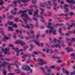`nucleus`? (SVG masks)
<instances>
[{
	"mask_svg": "<svg viewBox=\"0 0 75 75\" xmlns=\"http://www.w3.org/2000/svg\"><path fill=\"white\" fill-rule=\"evenodd\" d=\"M48 25H47V27L48 28L50 29L51 30H46V34H50L52 33H53L54 35H56L57 34V30L54 29V27L51 26L50 25H52V23L51 22H49L48 23Z\"/></svg>",
	"mask_w": 75,
	"mask_h": 75,
	"instance_id": "obj_1",
	"label": "nucleus"
},
{
	"mask_svg": "<svg viewBox=\"0 0 75 75\" xmlns=\"http://www.w3.org/2000/svg\"><path fill=\"white\" fill-rule=\"evenodd\" d=\"M57 42L58 43V44L55 45L56 48H57L58 47L59 49H61V44H62V47H65V44L63 42V41H61L59 40H57Z\"/></svg>",
	"mask_w": 75,
	"mask_h": 75,
	"instance_id": "obj_2",
	"label": "nucleus"
},
{
	"mask_svg": "<svg viewBox=\"0 0 75 75\" xmlns=\"http://www.w3.org/2000/svg\"><path fill=\"white\" fill-rule=\"evenodd\" d=\"M8 46L9 47H12V50H15L16 53V55L17 56H18L19 54H20V51L18 50V49L16 47L14 48V46L13 45L10 44L8 45Z\"/></svg>",
	"mask_w": 75,
	"mask_h": 75,
	"instance_id": "obj_3",
	"label": "nucleus"
},
{
	"mask_svg": "<svg viewBox=\"0 0 75 75\" xmlns=\"http://www.w3.org/2000/svg\"><path fill=\"white\" fill-rule=\"evenodd\" d=\"M32 41L33 42H34L35 43V44L36 45H37L39 47L40 46H41V47H44V43H41L40 44V43L38 42L35 40H32Z\"/></svg>",
	"mask_w": 75,
	"mask_h": 75,
	"instance_id": "obj_4",
	"label": "nucleus"
},
{
	"mask_svg": "<svg viewBox=\"0 0 75 75\" xmlns=\"http://www.w3.org/2000/svg\"><path fill=\"white\" fill-rule=\"evenodd\" d=\"M14 44H21L22 45H24L25 44V43L22 40H20L16 41L14 42Z\"/></svg>",
	"mask_w": 75,
	"mask_h": 75,
	"instance_id": "obj_5",
	"label": "nucleus"
},
{
	"mask_svg": "<svg viewBox=\"0 0 75 75\" xmlns=\"http://www.w3.org/2000/svg\"><path fill=\"white\" fill-rule=\"evenodd\" d=\"M1 49L3 52H4V54H8L9 55L10 54V52L6 48H5L4 49L3 47H1Z\"/></svg>",
	"mask_w": 75,
	"mask_h": 75,
	"instance_id": "obj_6",
	"label": "nucleus"
},
{
	"mask_svg": "<svg viewBox=\"0 0 75 75\" xmlns=\"http://www.w3.org/2000/svg\"><path fill=\"white\" fill-rule=\"evenodd\" d=\"M69 7V5L67 4H64L63 5V8L64 9H65L64 12V13H68V11H69V8H67V7Z\"/></svg>",
	"mask_w": 75,
	"mask_h": 75,
	"instance_id": "obj_7",
	"label": "nucleus"
},
{
	"mask_svg": "<svg viewBox=\"0 0 75 75\" xmlns=\"http://www.w3.org/2000/svg\"><path fill=\"white\" fill-rule=\"evenodd\" d=\"M22 68L24 70H25V71H29L30 69V67L27 66H25L24 65L22 66Z\"/></svg>",
	"mask_w": 75,
	"mask_h": 75,
	"instance_id": "obj_8",
	"label": "nucleus"
},
{
	"mask_svg": "<svg viewBox=\"0 0 75 75\" xmlns=\"http://www.w3.org/2000/svg\"><path fill=\"white\" fill-rule=\"evenodd\" d=\"M44 5H45L46 6H48V5L50 6H52V2L51 1H47V3L46 2L44 3Z\"/></svg>",
	"mask_w": 75,
	"mask_h": 75,
	"instance_id": "obj_9",
	"label": "nucleus"
},
{
	"mask_svg": "<svg viewBox=\"0 0 75 75\" xmlns=\"http://www.w3.org/2000/svg\"><path fill=\"white\" fill-rule=\"evenodd\" d=\"M8 62H3V64H0V69H1L2 67L3 68L6 67V65L8 64Z\"/></svg>",
	"mask_w": 75,
	"mask_h": 75,
	"instance_id": "obj_10",
	"label": "nucleus"
},
{
	"mask_svg": "<svg viewBox=\"0 0 75 75\" xmlns=\"http://www.w3.org/2000/svg\"><path fill=\"white\" fill-rule=\"evenodd\" d=\"M38 61H39V62H40L38 63L39 65H40V66H42V65H43V64H44V62H43V59H40L38 60Z\"/></svg>",
	"mask_w": 75,
	"mask_h": 75,
	"instance_id": "obj_11",
	"label": "nucleus"
},
{
	"mask_svg": "<svg viewBox=\"0 0 75 75\" xmlns=\"http://www.w3.org/2000/svg\"><path fill=\"white\" fill-rule=\"evenodd\" d=\"M38 11H39V10H38L36 9L35 10V12L34 13V17H35V16H36L38 18L40 17L41 16H40L39 15H38Z\"/></svg>",
	"mask_w": 75,
	"mask_h": 75,
	"instance_id": "obj_12",
	"label": "nucleus"
},
{
	"mask_svg": "<svg viewBox=\"0 0 75 75\" xmlns=\"http://www.w3.org/2000/svg\"><path fill=\"white\" fill-rule=\"evenodd\" d=\"M21 17H25L27 19H28V20H30V21H31V19L29 18H28V15L27 13L23 14L21 15Z\"/></svg>",
	"mask_w": 75,
	"mask_h": 75,
	"instance_id": "obj_13",
	"label": "nucleus"
},
{
	"mask_svg": "<svg viewBox=\"0 0 75 75\" xmlns=\"http://www.w3.org/2000/svg\"><path fill=\"white\" fill-rule=\"evenodd\" d=\"M40 6L41 7H46L47 8H48V9H51V8L50 6H45L43 4H41L40 5Z\"/></svg>",
	"mask_w": 75,
	"mask_h": 75,
	"instance_id": "obj_14",
	"label": "nucleus"
},
{
	"mask_svg": "<svg viewBox=\"0 0 75 75\" xmlns=\"http://www.w3.org/2000/svg\"><path fill=\"white\" fill-rule=\"evenodd\" d=\"M40 18L43 19L44 18V17H43V16L44 15L45 16H47V15H46L45 13H43V12H41L40 13Z\"/></svg>",
	"mask_w": 75,
	"mask_h": 75,
	"instance_id": "obj_15",
	"label": "nucleus"
},
{
	"mask_svg": "<svg viewBox=\"0 0 75 75\" xmlns=\"http://www.w3.org/2000/svg\"><path fill=\"white\" fill-rule=\"evenodd\" d=\"M56 55H57L56 54H54L52 57V58H57V59H60L61 58L60 57H57Z\"/></svg>",
	"mask_w": 75,
	"mask_h": 75,
	"instance_id": "obj_16",
	"label": "nucleus"
},
{
	"mask_svg": "<svg viewBox=\"0 0 75 75\" xmlns=\"http://www.w3.org/2000/svg\"><path fill=\"white\" fill-rule=\"evenodd\" d=\"M73 26H74V23H72L69 26V27H67L68 30H70V28H72L73 27Z\"/></svg>",
	"mask_w": 75,
	"mask_h": 75,
	"instance_id": "obj_17",
	"label": "nucleus"
},
{
	"mask_svg": "<svg viewBox=\"0 0 75 75\" xmlns=\"http://www.w3.org/2000/svg\"><path fill=\"white\" fill-rule=\"evenodd\" d=\"M22 26L23 27H24V28H30V26L28 25H26V26L23 25H22Z\"/></svg>",
	"mask_w": 75,
	"mask_h": 75,
	"instance_id": "obj_18",
	"label": "nucleus"
},
{
	"mask_svg": "<svg viewBox=\"0 0 75 75\" xmlns=\"http://www.w3.org/2000/svg\"><path fill=\"white\" fill-rule=\"evenodd\" d=\"M66 50H67L68 52H69L70 51H73V50L72 49H71V48H66Z\"/></svg>",
	"mask_w": 75,
	"mask_h": 75,
	"instance_id": "obj_19",
	"label": "nucleus"
},
{
	"mask_svg": "<svg viewBox=\"0 0 75 75\" xmlns=\"http://www.w3.org/2000/svg\"><path fill=\"white\" fill-rule=\"evenodd\" d=\"M15 71L17 74H20L21 73V71H20V70L19 69H16L15 70Z\"/></svg>",
	"mask_w": 75,
	"mask_h": 75,
	"instance_id": "obj_20",
	"label": "nucleus"
},
{
	"mask_svg": "<svg viewBox=\"0 0 75 75\" xmlns=\"http://www.w3.org/2000/svg\"><path fill=\"white\" fill-rule=\"evenodd\" d=\"M11 13L12 14H14V15H16V11H15L14 10H12L11 11Z\"/></svg>",
	"mask_w": 75,
	"mask_h": 75,
	"instance_id": "obj_21",
	"label": "nucleus"
},
{
	"mask_svg": "<svg viewBox=\"0 0 75 75\" xmlns=\"http://www.w3.org/2000/svg\"><path fill=\"white\" fill-rule=\"evenodd\" d=\"M29 47L28 46H25L24 47H23V50L24 51H25L27 50V49L29 48Z\"/></svg>",
	"mask_w": 75,
	"mask_h": 75,
	"instance_id": "obj_22",
	"label": "nucleus"
},
{
	"mask_svg": "<svg viewBox=\"0 0 75 75\" xmlns=\"http://www.w3.org/2000/svg\"><path fill=\"white\" fill-rule=\"evenodd\" d=\"M59 25V26H63L64 25L63 24H59L58 23L56 24V25L55 26V27H57V26Z\"/></svg>",
	"mask_w": 75,
	"mask_h": 75,
	"instance_id": "obj_23",
	"label": "nucleus"
},
{
	"mask_svg": "<svg viewBox=\"0 0 75 75\" xmlns=\"http://www.w3.org/2000/svg\"><path fill=\"white\" fill-rule=\"evenodd\" d=\"M27 11V10H22L20 11V13H26Z\"/></svg>",
	"mask_w": 75,
	"mask_h": 75,
	"instance_id": "obj_24",
	"label": "nucleus"
},
{
	"mask_svg": "<svg viewBox=\"0 0 75 75\" xmlns=\"http://www.w3.org/2000/svg\"><path fill=\"white\" fill-rule=\"evenodd\" d=\"M32 3L34 4H35L37 3V0H32Z\"/></svg>",
	"mask_w": 75,
	"mask_h": 75,
	"instance_id": "obj_25",
	"label": "nucleus"
},
{
	"mask_svg": "<svg viewBox=\"0 0 75 75\" xmlns=\"http://www.w3.org/2000/svg\"><path fill=\"white\" fill-rule=\"evenodd\" d=\"M3 74H4V75H6V74L7 73V71L6 70V69H4L3 70Z\"/></svg>",
	"mask_w": 75,
	"mask_h": 75,
	"instance_id": "obj_26",
	"label": "nucleus"
},
{
	"mask_svg": "<svg viewBox=\"0 0 75 75\" xmlns=\"http://www.w3.org/2000/svg\"><path fill=\"white\" fill-rule=\"evenodd\" d=\"M70 8L71 9L73 10L74 9V5L72 4H71L70 6Z\"/></svg>",
	"mask_w": 75,
	"mask_h": 75,
	"instance_id": "obj_27",
	"label": "nucleus"
},
{
	"mask_svg": "<svg viewBox=\"0 0 75 75\" xmlns=\"http://www.w3.org/2000/svg\"><path fill=\"white\" fill-rule=\"evenodd\" d=\"M12 65V64H9L8 66V70L9 72H11V70H10V65Z\"/></svg>",
	"mask_w": 75,
	"mask_h": 75,
	"instance_id": "obj_28",
	"label": "nucleus"
},
{
	"mask_svg": "<svg viewBox=\"0 0 75 75\" xmlns=\"http://www.w3.org/2000/svg\"><path fill=\"white\" fill-rule=\"evenodd\" d=\"M16 33H20V34L23 33V32L21 31H20L18 30H16Z\"/></svg>",
	"mask_w": 75,
	"mask_h": 75,
	"instance_id": "obj_29",
	"label": "nucleus"
},
{
	"mask_svg": "<svg viewBox=\"0 0 75 75\" xmlns=\"http://www.w3.org/2000/svg\"><path fill=\"white\" fill-rule=\"evenodd\" d=\"M4 3V2L3 0H1L0 1V5L2 6Z\"/></svg>",
	"mask_w": 75,
	"mask_h": 75,
	"instance_id": "obj_30",
	"label": "nucleus"
},
{
	"mask_svg": "<svg viewBox=\"0 0 75 75\" xmlns=\"http://www.w3.org/2000/svg\"><path fill=\"white\" fill-rule=\"evenodd\" d=\"M71 56H72L73 57V59H75V54L74 53H72L71 54Z\"/></svg>",
	"mask_w": 75,
	"mask_h": 75,
	"instance_id": "obj_31",
	"label": "nucleus"
},
{
	"mask_svg": "<svg viewBox=\"0 0 75 75\" xmlns=\"http://www.w3.org/2000/svg\"><path fill=\"white\" fill-rule=\"evenodd\" d=\"M30 0H27L26 1L25 0H22V2L23 3H26L27 1H30Z\"/></svg>",
	"mask_w": 75,
	"mask_h": 75,
	"instance_id": "obj_32",
	"label": "nucleus"
},
{
	"mask_svg": "<svg viewBox=\"0 0 75 75\" xmlns=\"http://www.w3.org/2000/svg\"><path fill=\"white\" fill-rule=\"evenodd\" d=\"M47 72H48V73H49V74H50L51 73V69H48L47 70Z\"/></svg>",
	"mask_w": 75,
	"mask_h": 75,
	"instance_id": "obj_33",
	"label": "nucleus"
},
{
	"mask_svg": "<svg viewBox=\"0 0 75 75\" xmlns=\"http://www.w3.org/2000/svg\"><path fill=\"white\" fill-rule=\"evenodd\" d=\"M62 62H63V61H62V60H59L57 61V62H58V63H59V64L62 63Z\"/></svg>",
	"mask_w": 75,
	"mask_h": 75,
	"instance_id": "obj_34",
	"label": "nucleus"
},
{
	"mask_svg": "<svg viewBox=\"0 0 75 75\" xmlns=\"http://www.w3.org/2000/svg\"><path fill=\"white\" fill-rule=\"evenodd\" d=\"M13 3H14V5L15 7H16L17 6V1H14L13 2Z\"/></svg>",
	"mask_w": 75,
	"mask_h": 75,
	"instance_id": "obj_35",
	"label": "nucleus"
},
{
	"mask_svg": "<svg viewBox=\"0 0 75 75\" xmlns=\"http://www.w3.org/2000/svg\"><path fill=\"white\" fill-rule=\"evenodd\" d=\"M17 34L16 33H15L13 34V38L14 39H16V35Z\"/></svg>",
	"mask_w": 75,
	"mask_h": 75,
	"instance_id": "obj_36",
	"label": "nucleus"
},
{
	"mask_svg": "<svg viewBox=\"0 0 75 75\" xmlns=\"http://www.w3.org/2000/svg\"><path fill=\"white\" fill-rule=\"evenodd\" d=\"M46 51H46L47 53H48V52H49L50 51V48L46 47Z\"/></svg>",
	"mask_w": 75,
	"mask_h": 75,
	"instance_id": "obj_37",
	"label": "nucleus"
},
{
	"mask_svg": "<svg viewBox=\"0 0 75 75\" xmlns=\"http://www.w3.org/2000/svg\"><path fill=\"white\" fill-rule=\"evenodd\" d=\"M38 53H41L37 51V52H33V54H36V55H37Z\"/></svg>",
	"mask_w": 75,
	"mask_h": 75,
	"instance_id": "obj_38",
	"label": "nucleus"
},
{
	"mask_svg": "<svg viewBox=\"0 0 75 75\" xmlns=\"http://www.w3.org/2000/svg\"><path fill=\"white\" fill-rule=\"evenodd\" d=\"M65 74H66L67 75H69V72L68 71H67V70H65Z\"/></svg>",
	"mask_w": 75,
	"mask_h": 75,
	"instance_id": "obj_39",
	"label": "nucleus"
},
{
	"mask_svg": "<svg viewBox=\"0 0 75 75\" xmlns=\"http://www.w3.org/2000/svg\"><path fill=\"white\" fill-rule=\"evenodd\" d=\"M53 5L54 7H55V6H57V3L54 2H53Z\"/></svg>",
	"mask_w": 75,
	"mask_h": 75,
	"instance_id": "obj_40",
	"label": "nucleus"
},
{
	"mask_svg": "<svg viewBox=\"0 0 75 75\" xmlns=\"http://www.w3.org/2000/svg\"><path fill=\"white\" fill-rule=\"evenodd\" d=\"M8 24H9V25H13V22L8 21Z\"/></svg>",
	"mask_w": 75,
	"mask_h": 75,
	"instance_id": "obj_41",
	"label": "nucleus"
},
{
	"mask_svg": "<svg viewBox=\"0 0 75 75\" xmlns=\"http://www.w3.org/2000/svg\"><path fill=\"white\" fill-rule=\"evenodd\" d=\"M8 29L11 31H14V30H13V28H12V27H9Z\"/></svg>",
	"mask_w": 75,
	"mask_h": 75,
	"instance_id": "obj_42",
	"label": "nucleus"
},
{
	"mask_svg": "<svg viewBox=\"0 0 75 75\" xmlns=\"http://www.w3.org/2000/svg\"><path fill=\"white\" fill-rule=\"evenodd\" d=\"M40 11H41V12H43V13H44V12L45 11V9H44L42 8H40Z\"/></svg>",
	"mask_w": 75,
	"mask_h": 75,
	"instance_id": "obj_43",
	"label": "nucleus"
},
{
	"mask_svg": "<svg viewBox=\"0 0 75 75\" xmlns=\"http://www.w3.org/2000/svg\"><path fill=\"white\" fill-rule=\"evenodd\" d=\"M39 37H40V34L39 33L38 34L36 35V39H38V38H39Z\"/></svg>",
	"mask_w": 75,
	"mask_h": 75,
	"instance_id": "obj_44",
	"label": "nucleus"
},
{
	"mask_svg": "<svg viewBox=\"0 0 75 75\" xmlns=\"http://www.w3.org/2000/svg\"><path fill=\"white\" fill-rule=\"evenodd\" d=\"M13 27H15V28H17V25L15 24V23H14L13 24Z\"/></svg>",
	"mask_w": 75,
	"mask_h": 75,
	"instance_id": "obj_45",
	"label": "nucleus"
},
{
	"mask_svg": "<svg viewBox=\"0 0 75 75\" xmlns=\"http://www.w3.org/2000/svg\"><path fill=\"white\" fill-rule=\"evenodd\" d=\"M4 40H8L10 39V38L7 37H4Z\"/></svg>",
	"mask_w": 75,
	"mask_h": 75,
	"instance_id": "obj_46",
	"label": "nucleus"
},
{
	"mask_svg": "<svg viewBox=\"0 0 75 75\" xmlns=\"http://www.w3.org/2000/svg\"><path fill=\"white\" fill-rule=\"evenodd\" d=\"M23 21H24L25 24H27L28 21L26 19H23Z\"/></svg>",
	"mask_w": 75,
	"mask_h": 75,
	"instance_id": "obj_47",
	"label": "nucleus"
},
{
	"mask_svg": "<svg viewBox=\"0 0 75 75\" xmlns=\"http://www.w3.org/2000/svg\"><path fill=\"white\" fill-rule=\"evenodd\" d=\"M62 30V28H59V33H61V30Z\"/></svg>",
	"mask_w": 75,
	"mask_h": 75,
	"instance_id": "obj_48",
	"label": "nucleus"
},
{
	"mask_svg": "<svg viewBox=\"0 0 75 75\" xmlns=\"http://www.w3.org/2000/svg\"><path fill=\"white\" fill-rule=\"evenodd\" d=\"M71 42H75V38H73L71 39Z\"/></svg>",
	"mask_w": 75,
	"mask_h": 75,
	"instance_id": "obj_49",
	"label": "nucleus"
},
{
	"mask_svg": "<svg viewBox=\"0 0 75 75\" xmlns=\"http://www.w3.org/2000/svg\"><path fill=\"white\" fill-rule=\"evenodd\" d=\"M71 3H72L73 4H75V1H74L73 0H71Z\"/></svg>",
	"mask_w": 75,
	"mask_h": 75,
	"instance_id": "obj_50",
	"label": "nucleus"
},
{
	"mask_svg": "<svg viewBox=\"0 0 75 75\" xmlns=\"http://www.w3.org/2000/svg\"><path fill=\"white\" fill-rule=\"evenodd\" d=\"M4 57H5L4 55H2L1 54H0V58Z\"/></svg>",
	"mask_w": 75,
	"mask_h": 75,
	"instance_id": "obj_51",
	"label": "nucleus"
},
{
	"mask_svg": "<svg viewBox=\"0 0 75 75\" xmlns=\"http://www.w3.org/2000/svg\"><path fill=\"white\" fill-rule=\"evenodd\" d=\"M15 21H16V22H18V19L17 18H16L15 19Z\"/></svg>",
	"mask_w": 75,
	"mask_h": 75,
	"instance_id": "obj_52",
	"label": "nucleus"
},
{
	"mask_svg": "<svg viewBox=\"0 0 75 75\" xmlns=\"http://www.w3.org/2000/svg\"><path fill=\"white\" fill-rule=\"evenodd\" d=\"M75 71L74 72H71L70 73V75H75Z\"/></svg>",
	"mask_w": 75,
	"mask_h": 75,
	"instance_id": "obj_53",
	"label": "nucleus"
},
{
	"mask_svg": "<svg viewBox=\"0 0 75 75\" xmlns=\"http://www.w3.org/2000/svg\"><path fill=\"white\" fill-rule=\"evenodd\" d=\"M8 18H9V19H11V18L13 17L12 16H7Z\"/></svg>",
	"mask_w": 75,
	"mask_h": 75,
	"instance_id": "obj_54",
	"label": "nucleus"
},
{
	"mask_svg": "<svg viewBox=\"0 0 75 75\" xmlns=\"http://www.w3.org/2000/svg\"><path fill=\"white\" fill-rule=\"evenodd\" d=\"M32 62V60H28L27 61V63H30Z\"/></svg>",
	"mask_w": 75,
	"mask_h": 75,
	"instance_id": "obj_55",
	"label": "nucleus"
},
{
	"mask_svg": "<svg viewBox=\"0 0 75 75\" xmlns=\"http://www.w3.org/2000/svg\"><path fill=\"white\" fill-rule=\"evenodd\" d=\"M60 3V4H64V1H61Z\"/></svg>",
	"mask_w": 75,
	"mask_h": 75,
	"instance_id": "obj_56",
	"label": "nucleus"
},
{
	"mask_svg": "<svg viewBox=\"0 0 75 75\" xmlns=\"http://www.w3.org/2000/svg\"><path fill=\"white\" fill-rule=\"evenodd\" d=\"M15 75V73H9L8 74V75Z\"/></svg>",
	"mask_w": 75,
	"mask_h": 75,
	"instance_id": "obj_57",
	"label": "nucleus"
},
{
	"mask_svg": "<svg viewBox=\"0 0 75 75\" xmlns=\"http://www.w3.org/2000/svg\"><path fill=\"white\" fill-rule=\"evenodd\" d=\"M45 68L46 69H48V66H46L45 67Z\"/></svg>",
	"mask_w": 75,
	"mask_h": 75,
	"instance_id": "obj_58",
	"label": "nucleus"
},
{
	"mask_svg": "<svg viewBox=\"0 0 75 75\" xmlns=\"http://www.w3.org/2000/svg\"><path fill=\"white\" fill-rule=\"evenodd\" d=\"M62 71H63V73H64V74L65 73V69H64V68H62Z\"/></svg>",
	"mask_w": 75,
	"mask_h": 75,
	"instance_id": "obj_59",
	"label": "nucleus"
},
{
	"mask_svg": "<svg viewBox=\"0 0 75 75\" xmlns=\"http://www.w3.org/2000/svg\"><path fill=\"white\" fill-rule=\"evenodd\" d=\"M18 2V3L20 4L21 3V1H22V0H17Z\"/></svg>",
	"mask_w": 75,
	"mask_h": 75,
	"instance_id": "obj_60",
	"label": "nucleus"
},
{
	"mask_svg": "<svg viewBox=\"0 0 75 75\" xmlns=\"http://www.w3.org/2000/svg\"><path fill=\"white\" fill-rule=\"evenodd\" d=\"M64 19L65 20H69V19H70V18L69 17H65L64 18Z\"/></svg>",
	"mask_w": 75,
	"mask_h": 75,
	"instance_id": "obj_61",
	"label": "nucleus"
},
{
	"mask_svg": "<svg viewBox=\"0 0 75 75\" xmlns=\"http://www.w3.org/2000/svg\"><path fill=\"white\" fill-rule=\"evenodd\" d=\"M70 16H72L74 15V13L73 12H71L69 13Z\"/></svg>",
	"mask_w": 75,
	"mask_h": 75,
	"instance_id": "obj_62",
	"label": "nucleus"
},
{
	"mask_svg": "<svg viewBox=\"0 0 75 75\" xmlns=\"http://www.w3.org/2000/svg\"><path fill=\"white\" fill-rule=\"evenodd\" d=\"M29 71H30V73H32V72H33V69H30Z\"/></svg>",
	"mask_w": 75,
	"mask_h": 75,
	"instance_id": "obj_63",
	"label": "nucleus"
},
{
	"mask_svg": "<svg viewBox=\"0 0 75 75\" xmlns=\"http://www.w3.org/2000/svg\"><path fill=\"white\" fill-rule=\"evenodd\" d=\"M50 68H52V69H54L55 67V66H52L50 67Z\"/></svg>",
	"mask_w": 75,
	"mask_h": 75,
	"instance_id": "obj_64",
	"label": "nucleus"
}]
</instances>
